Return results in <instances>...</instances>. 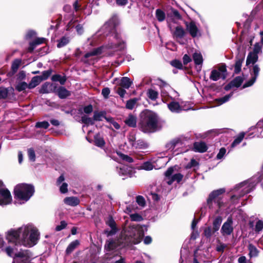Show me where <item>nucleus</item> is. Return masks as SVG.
Here are the masks:
<instances>
[{
  "instance_id": "1",
  "label": "nucleus",
  "mask_w": 263,
  "mask_h": 263,
  "mask_svg": "<svg viewBox=\"0 0 263 263\" xmlns=\"http://www.w3.org/2000/svg\"><path fill=\"white\" fill-rule=\"evenodd\" d=\"M225 191L224 189L213 191L210 193L207 199L209 208L214 211L216 213H221L226 207V203L221 196Z\"/></svg>"
},
{
  "instance_id": "2",
  "label": "nucleus",
  "mask_w": 263,
  "mask_h": 263,
  "mask_svg": "<svg viewBox=\"0 0 263 263\" xmlns=\"http://www.w3.org/2000/svg\"><path fill=\"white\" fill-rule=\"evenodd\" d=\"M140 128L144 133L155 132L158 126V118L156 113L149 110L143 111L141 115Z\"/></svg>"
},
{
  "instance_id": "3",
  "label": "nucleus",
  "mask_w": 263,
  "mask_h": 263,
  "mask_svg": "<svg viewBox=\"0 0 263 263\" xmlns=\"http://www.w3.org/2000/svg\"><path fill=\"white\" fill-rule=\"evenodd\" d=\"M144 231H121L118 238L119 242L124 246L137 245L143 239Z\"/></svg>"
},
{
  "instance_id": "4",
  "label": "nucleus",
  "mask_w": 263,
  "mask_h": 263,
  "mask_svg": "<svg viewBox=\"0 0 263 263\" xmlns=\"http://www.w3.org/2000/svg\"><path fill=\"white\" fill-rule=\"evenodd\" d=\"M14 193L15 198L27 201L33 196L34 187L31 184L21 183L15 186Z\"/></svg>"
},
{
  "instance_id": "5",
  "label": "nucleus",
  "mask_w": 263,
  "mask_h": 263,
  "mask_svg": "<svg viewBox=\"0 0 263 263\" xmlns=\"http://www.w3.org/2000/svg\"><path fill=\"white\" fill-rule=\"evenodd\" d=\"M258 181V178H253L237 184L235 190L240 193L239 197L249 193L255 187Z\"/></svg>"
},
{
  "instance_id": "6",
  "label": "nucleus",
  "mask_w": 263,
  "mask_h": 263,
  "mask_svg": "<svg viewBox=\"0 0 263 263\" xmlns=\"http://www.w3.org/2000/svg\"><path fill=\"white\" fill-rule=\"evenodd\" d=\"M12 197L9 191L7 189H0V205H4L10 203Z\"/></svg>"
},
{
  "instance_id": "7",
  "label": "nucleus",
  "mask_w": 263,
  "mask_h": 263,
  "mask_svg": "<svg viewBox=\"0 0 263 263\" xmlns=\"http://www.w3.org/2000/svg\"><path fill=\"white\" fill-rule=\"evenodd\" d=\"M226 72V67L225 66H220L218 69H214L212 71L210 76V79L216 81L220 78H224V73Z\"/></svg>"
},
{
  "instance_id": "8",
  "label": "nucleus",
  "mask_w": 263,
  "mask_h": 263,
  "mask_svg": "<svg viewBox=\"0 0 263 263\" xmlns=\"http://www.w3.org/2000/svg\"><path fill=\"white\" fill-rule=\"evenodd\" d=\"M260 68L257 65H255L253 67L251 74L252 76L251 79L245 83L243 85V88H246L252 86L256 81V80L259 74Z\"/></svg>"
},
{
  "instance_id": "9",
  "label": "nucleus",
  "mask_w": 263,
  "mask_h": 263,
  "mask_svg": "<svg viewBox=\"0 0 263 263\" xmlns=\"http://www.w3.org/2000/svg\"><path fill=\"white\" fill-rule=\"evenodd\" d=\"M104 49V47H100L98 48H96L93 50L92 51H90L87 52L85 54L84 58L85 59H87V60H84L85 62H87L89 64H93V62L91 61H89V60H91L93 59V57L98 55L100 54L102 52V50Z\"/></svg>"
},
{
  "instance_id": "10",
  "label": "nucleus",
  "mask_w": 263,
  "mask_h": 263,
  "mask_svg": "<svg viewBox=\"0 0 263 263\" xmlns=\"http://www.w3.org/2000/svg\"><path fill=\"white\" fill-rule=\"evenodd\" d=\"M115 29V25L112 21H109L106 23L99 31L100 34H104L107 35L108 34L112 32Z\"/></svg>"
},
{
  "instance_id": "11",
  "label": "nucleus",
  "mask_w": 263,
  "mask_h": 263,
  "mask_svg": "<svg viewBox=\"0 0 263 263\" xmlns=\"http://www.w3.org/2000/svg\"><path fill=\"white\" fill-rule=\"evenodd\" d=\"M186 30L192 37H195L200 35L199 30L194 22H191L190 23H186Z\"/></svg>"
},
{
  "instance_id": "12",
  "label": "nucleus",
  "mask_w": 263,
  "mask_h": 263,
  "mask_svg": "<svg viewBox=\"0 0 263 263\" xmlns=\"http://www.w3.org/2000/svg\"><path fill=\"white\" fill-rule=\"evenodd\" d=\"M40 238V233L39 231H31L28 240V245L29 247H32L35 245Z\"/></svg>"
},
{
  "instance_id": "13",
  "label": "nucleus",
  "mask_w": 263,
  "mask_h": 263,
  "mask_svg": "<svg viewBox=\"0 0 263 263\" xmlns=\"http://www.w3.org/2000/svg\"><path fill=\"white\" fill-rule=\"evenodd\" d=\"M194 149L195 152L203 153L208 149V146L203 142H197L194 144Z\"/></svg>"
},
{
  "instance_id": "14",
  "label": "nucleus",
  "mask_w": 263,
  "mask_h": 263,
  "mask_svg": "<svg viewBox=\"0 0 263 263\" xmlns=\"http://www.w3.org/2000/svg\"><path fill=\"white\" fill-rule=\"evenodd\" d=\"M132 168L126 165H122L119 167L118 173L122 176H131Z\"/></svg>"
},
{
  "instance_id": "15",
  "label": "nucleus",
  "mask_w": 263,
  "mask_h": 263,
  "mask_svg": "<svg viewBox=\"0 0 263 263\" xmlns=\"http://www.w3.org/2000/svg\"><path fill=\"white\" fill-rule=\"evenodd\" d=\"M55 87L53 86L52 84L45 83L44 84L40 90V93H47L55 91Z\"/></svg>"
},
{
  "instance_id": "16",
  "label": "nucleus",
  "mask_w": 263,
  "mask_h": 263,
  "mask_svg": "<svg viewBox=\"0 0 263 263\" xmlns=\"http://www.w3.org/2000/svg\"><path fill=\"white\" fill-rule=\"evenodd\" d=\"M64 203L70 206H76L80 203L79 199L76 197H68L64 199Z\"/></svg>"
},
{
  "instance_id": "17",
  "label": "nucleus",
  "mask_w": 263,
  "mask_h": 263,
  "mask_svg": "<svg viewBox=\"0 0 263 263\" xmlns=\"http://www.w3.org/2000/svg\"><path fill=\"white\" fill-rule=\"evenodd\" d=\"M169 109L173 112H179L181 110V107L178 102L172 101L167 104Z\"/></svg>"
},
{
  "instance_id": "18",
  "label": "nucleus",
  "mask_w": 263,
  "mask_h": 263,
  "mask_svg": "<svg viewBox=\"0 0 263 263\" xmlns=\"http://www.w3.org/2000/svg\"><path fill=\"white\" fill-rule=\"evenodd\" d=\"M59 97L61 99H64L70 95V92L63 87H60L56 91Z\"/></svg>"
},
{
  "instance_id": "19",
  "label": "nucleus",
  "mask_w": 263,
  "mask_h": 263,
  "mask_svg": "<svg viewBox=\"0 0 263 263\" xmlns=\"http://www.w3.org/2000/svg\"><path fill=\"white\" fill-rule=\"evenodd\" d=\"M248 250L249 251V255L250 258L257 257L259 253V251L256 247L252 243H250L248 246Z\"/></svg>"
},
{
  "instance_id": "20",
  "label": "nucleus",
  "mask_w": 263,
  "mask_h": 263,
  "mask_svg": "<svg viewBox=\"0 0 263 263\" xmlns=\"http://www.w3.org/2000/svg\"><path fill=\"white\" fill-rule=\"evenodd\" d=\"M42 78L40 76H35L33 77L29 84V88L32 89L35 87L36 86L42 82Z\"/></svg>"
},
{
  "instance_id": "21",
  "label": "nucleus",
  "mask_w": 263,
  "mask_h": 263,
  "mask_svg": "<svg viewBox=\"0 0 263 263\" xmlns=\"http://www.w3.org/2000/svg\"><path fill=\"white\" fill-rule=\"evenodd\" d=\"M79 244L80 243L78 240L72 241L66 248V254L69 255L71 254Z\"/></svg>"
},
{
  "instance_id": "22",
  "label": "nucleus",
  "mask_w": 263,
  "mask_h": 263,
  "mask_svg": "<svg viewBox=\"0 0 263 263\" xmlns=\"http://www.w3.org/2000/svg\"><path fill=\"white\" fill-rule=\"evenodd\" d=\"M125 123L130 127H135L136 126L137 118L133 115H129L125 121Z\"/></svg>"
},
{
  "instance_id": "23",
  "label": "nucleus",
  "mask_w": 263,
  "mask_h": 263,
  "mask_svg": "<svg viewBox=\"0 0 263 263\" xmlns=\"http://www.w3.org/2000/svg\"><path fill=\"white\" fill-rule=\"evenodd\" d=\"M184 34V30L180 26H177L173 33L174 37L177 39L182 38Z\"/></svg>"
},
{
  "instance_id": "24",
  "label": "nucleus",
  "mask_w": 263,
  "mask_h": 263,
  "mask_svg": "<svg viewBox=\"0 0 263 263\" xmlns=\"http://www.w3.org/2000/svg\"><path fill=\"white\" fill-rule=\"evenodd\" d=\"M258 60V55L255 53L250 52L247 57L246 64L249 65L250 64H254Z\"/></svg>"
},
{
  "instance_id": "25",
  "label": "nucleus",
  "mask_w": 263,
  "mask_h": 263,
  "mask_svg": "<svg viewBox=\"0 0 263 263\" xmlns=\"http://www.w3.org/2000/svg\"><path fill=\"white\" fill-rule=\"evenodd\" d=\"M132 84V81L127 77H122L121 79L120 86L125 89H128Z\"/></svg>"
},
{
  "instance_id": "26",
  "label": "nucleus",
  "mask_w": 263,
  "mask_h": 263,
  "mask_svg": "<svg viewBox=\"0 0 263 263\" xmlns=\"http://www.w3.org/2000/svg\"><path fill=\"white\" fill-rule=\"evenodd\" d=\"M257 132L254 136V137L256 136L258 138H260L262 137L261 133L263 132V120L259 121L255 128Z\"/></svg>"
},
{
  "instance_id": "27",
  "label": "nucleus",
  "mask_w": 263,
  "mask_h": 263,
  "mask_svg": "<svg viewBox=\"0 0 263 263\" xmlns=\"http://www.w3.org/2000/svg\"><path fill=\"white\" fill-rule=\"evenodd\" d=\"M193 59L196 65H201L202 64L203 58L200 52H195L193 55Z\"/></svg>"
},
{
  "instance_id": "28",
  "label": "nucleus",
  "mask_w": 263,
  "mask_h": 263,
  "mask_svg": "<svg viewBox=\"0 0 263 263\" xmlns=\"http://www.w3.org/2000/svg\"><path fill=\"white\" fill-rule=\"evenodd\" d=\"M94 141L96 145L99 147H102L105 144L103 138L99 134L95 136Z\"/></svg>"
},
{
  "instance_id": "29",
  "label": "nucleus",
  "mask_w": 263,
  "mask_h": 263,
  "mask_svg": "<svg viewBox=\"0 0 263 263\" xmlns=\"http://www.w3.org/2000/svg\"><path fill=\"white\" fill-rule=\"evenodd\" d=\"M233 221L231 218L229 217L227 220L222 225L221 230H233Z\"/></svg>"
},
{
  "instance_id": "30",
  "label": "nucleus",
  "mask_w": 263,
  "mask_h": 263,
  "mask_svg": "<svg viewBox=\"0 0 263 263\" xmlns=\"http://www.w3.org/2000/svg\"><path fill=\"white\" fill-rule=\"evenodd\" d=\"M183 178V175L180 173L175 174L173 176H172L170 180L167 181V183L171 185L174 181H177V182H179Z\"/></svg>"
},
{
  "instance_id": "31",
  "label": "nucleus",
  "mask_w": 263,
  "mask_h": 263,
  "mask_svg": "<svg viewBox=\"0 0 263 263\" xmlns=\"http://www.w3.org/2000/svg\"><path fill=\"white\" fill-rule=\"evenodd\" d=\"M15 256L17 258H22L21 262L22 263H26L29 259V256L24 253V252H19L15 254Z\"/></svg>"
},
{
  "instance_id": "32",
  "label": "nucleus",
  "mask_w": 263,
  "mask_h": 263,
  "mask_svg": "<svg viewBox=\"0 0 263 263\" xmlns=\"http://www.w3.org/2000/svg\"><path fill=\"white\" fill-rule=\"evenodd\" d=\"M221 216H217L213 222V230H218L222 222Z\"/></svg>"
},
{
  "instance_id": "33",
  "label": "nucleus",
  "mask_w": 263,
  "mask_h": 263,
  "mask_svg": "<svg viewBox=\"0 0 263 263\" xmlns=\"http://www.w3.org/2000/svg\"><path fill=\"white\" fill-rule=\"evenodd\" d=\"M245 135V133L241 132L240 133L238 136L236 138V139L234 140V141L233 142V143L231 144V146L232 147H234L239 144L243 140L244 137Z\"/></svg>"
},
{
  "instance_id": "34",
  "label": "nucleus",
  "mask_w": 263,
  "mask_h": 263,
  "mask_svg": "<svg viewBox=\"0 0 263 263\" xmlns=\"http://www.w3.org/2000/svg\"><path fill=\"white\" fill-rule=\"evenodd\" d=\"M147 144L142 140H137L136 143H133V146L136 149H145L147 147Z\"/></svg>"
},
{
  "instance_id": "35",
  "label": "nucleus",
  "mask_w": 263,
  "mask_h": 263,
  "mask_svg": "<svg viewBox=\"0 0 263 263\" xmlns=\"http://www.w3.org/2000/svg\"><path fill=\"white\" fill-rule=\"evenodd\" d=\"M138 99L137 98H133L127 101L126 104V108L128 109H133L136 105Z\"/></svg>"
},
{
  "instance_id": "36",
  "label": "nucleus",
  "mask_w": 263,
  "mask_h": 263,
  "mask_svg": "<svg viewBox=\"0 0 263 263\" xmlns=\"http://www.w3.org/2000/svg\"><path fill=\"white\" fill-rule=\"evenodd\" d=\"M115 37H116V40H117V42H118V45H117V44H111L108 46V48H119L120 49H123L124 48V43L120 42V40L119 39V37L117 36V35L115 34Z\"/></svg>"
},
{
  "instance_id": "37",
  "label": "nucleus",
  "mask_w": 263,
  "mask_h": 263,
  "mask_svg": "<svg viewBox=\"0 0 263 263\" xmlns=\"http://www.w3.org/2000/svg\"><path fill=\"white\" fill-rule=\"evenodd\" d=\"M243 58L238 59L235 63L234 67V72L235 73H238L241 71L242 63Z\"/></svg>"
},
{
  "instance_id": "38",
  "label": "nucleus",
  "mask_w": 263,
  "mask_h": 263,
  "mask_svg": "<svg viewBox=\"0 0 263 263\" xmlns=\"http://www.w3.org/2000/svg\"><path fill=\"white\" fill-rule=\"evenodd\" d=\"M51 80L53 81H59L61 84L63 85L66 81V79L59 74H54L52 76Z\"/></svg>"
},
{
  "instance_id": "39",
  "label": "nucleus",
  "mask_w": 263,
  "mask_h": 263,
  "mask_svg": "<svg viewBox=\"0 0 263 263\" xmlns=\"http://www.w3.org/2000/svg\"><path fill=\"white\" fill-rule=\"evenodd\" d=\"M69 40L68 37L64 36L58 41L57 46L59 48L63 47L69 43Z\"/></svg>"
},
{
  "instance_id": "40",
  "label": "nucleus",
  "mask_w": 263,
  "mask_h": 263,
  "mask_svg": "<svg viewBox=\"0 0 263 263\" xmlns=\"http://www.w3.org/2000/svg\"><path fill=\"white\" fill-rule=\"evenodd\" d=\"M27 88H29V84L24 82L18 83L16 86V89L18 91H22L23 90H24Z\"/></svg>"
},
{
  "instance_id": "41",
  "label": "nucleus",
  "mask_w": 263,
  "mask_h": 263,
  "mask_svg": "<svg viewBox=\"0 0 263 263\" xmlns=\"http://www.w3.org/2000/svg\"><path fill=\"white\" fill-rule=\"evenodd\" d=\"M21 231H8V237H11L14 240H17L20 237V232Z\"/></svg>"
},
{
  "instance_id": "42",
  "label": "nucleus",
  "mask_w": 263,
  "mask_h": 263,
  "mask_svg": "<svg viewBox=\"0 0 263 263\" xmlns=\"http://www.w3.org/2000/svg\"><path fill=\"white\" fill-rule=\"evenodd\" d=\"M147 95L149 99L152 100H155L157 98L158 93L157 91L151 89L148 90Z\"/></svg>"
},
{
  "instance_id": "43",
  "label": "nucleus",
  "mask_w": 263,
  "mask_h": 263,
  "mask_svg": "<svg viewBox=\"0 0 263 263\" xmlns=\"http://www.w3.org/2000/svg\"><path fill=\"white\" fill-rule=\"evenodd\" d=\"M156 17L158 20L162 22L164 20L165 17V13L163 11L160 9H157L156 12Z\"/></svg>"
},
{
  "instance_id": "44",
  "label": "nucleus",
  "mask_w": 263,
  "mask_h": 263,
  "mask_svg": "<svg viewBox=\"0 0 263 263\" xmlns=\"http://www.w3.org/2000/svg\"><path fill=\"white\" fill-rule=\"evenodd\" d=\"M21 63V61L18 59H16L13 61L11 66V68L13 73L16 72Z\"/></svg>"
},
{
  "instance_id": "45",
  "label": "nucleus",
  "mask_w": 263,
  "mask_h": 263,
  "mask_svg": "<svg viewBox=\"0 0 263 263\" xmlns=\"http://www.w3.org/2000/svg\"><path fill=\"white\" fill-rule=\"evenodd\" d=\"M140 168L143 170L146 171H150L153 168V165L151 162L146 161L143 163L141 166Z\"/></svg>"
},
{
  "instance_id": "46",
  "label": "nucleus",
  "mask_w": 263,
  "mask_h": 263,
  "mask_svg": "<svg viewBox=\"0 0 263 263\" xmlns=\"http://www.w3.org/2000/svg\"><path fill=\"white\" fill-rule=\"evenodd\" d=\"M232 93H230L229 95H226L224 97L219 98L216 100V101L218 102V105H221L222 104L227 102L232 97Z\"/></svg>"
},
{
  "instance_id": "47",
  "label": "nucleus",
  "mask_w": 263,
  "mask_h": 263,
  "mask_svg": "<svg viewBox=\"0 0 263 263\" xmlns=\"http://www.w3.org/2000/svg\"><path fill=\"white\" fill-rule=\"evenodd\" d=\"M243 82V78L241 77H236L232 82V85L238 87Z\"/></svg>"
},
{
  "instance_id": "48",
  "label": "nucleus",
  "mask_w": 263,
  "mask_h": 263,
  "mask_svg": "<svg viewBox=\"0 0 263 263\" xmlns=\"http://www.w3.org/2000/svg\"><path fill=\"white\" fill-rule=\"evenodd\" d=\"M17 230H36L35 228L32 224L29 223L20 228Z\"/></svg>"
},
{
  "instance_id": "49",
  "label": "nucleus",
  "mask_w": 263,
  "mask_h": 263,
  "mask_svg": "<svg viewBox=\"0 0 263 263\" xmlns=\"http://www.w3.org/2000/svg\"><path fill=\"white\" fill-rule=\"evenodd\" d=\"M49 126V124L47 121L39 122L36 123L35 126L37 128H47Z\"/></svg>"
},
{
  "instance_id": "50",
  "label": "nucleus",
  "mask_w": 263,
  "mask_h": 263,
  "mask_svg": "<svg viewBox=\"0 0 263 263\" xmlns=\"http://www.w3.org/2000/svg\"><path fill=\"white\" fill-rule=\"evenodd\" d=\"M130 219L132 221H141L143 218L139 214L135 213L130 215Z\"/></svg>"
},
{
  "instance_id": "51",
  "label": "nucleus",
  "mask_w": 263,
  "mask_h": 263,
  "mask_svg": "<svg viewBox=\"0 0 263 263\" xmlns=\"http://www.w3.org/2000/svg\"><path fill=\"white\" fill-rule=\"evenodd\" d=\"M179 140H173L170 142L168 143L166 146L168 149H173L176 146V145L179 143Z\"/></svg>"
},
{
  "instance_id": "52",
  "label": "nucleus",
  "mask_w": 263,
  "mask_h": 263,
  "mask_svg": "<svg viewBox=\"0 0 263 263\" xmlns=\"http://www.w3.org/2000/svg\"><path fill=\"white\" fill-rule=\"evenodd\" d=\"M82 121L83 123L86 124H93V120L87 117L86 116L84 115L82 117Z\"/></svg>"
},
{
  "instance_id": "53",
  "label": "nucleus",
  "mask_w": 263,
  "mask_h": 263,
  "mask_svg": "<svg viewBox=\"0 0 263 263\" xmlns=\"http://www.w3.org/2000/svg\"><path fill=\"white\" fill-rule=\"evenodd\" d=\"M8 94V90L5 88H0V98L5 99L7 98Z\"/></svg>"
},
{
  "instance_id": "54",
  "label": "nucleus",
  "mask_w": 263,
  "mask_h": 263,
  "mask_svg": "<svg viewBox=\"0 0 263 263\" xmlns=\"http://www.w3.org/2000/svg\"><path fill=\"white\" fill-rule=\"evenodd\" d=\"M28 154L29 159L32 161H34L35 159V155L34 150L32 148L28 149Z\"/></svg>"
},
{
  "instance_id": "55",
  "label": "nucleus",
  "mask_w": 263,
  "mask_h": 263,
  "mask_svg": "<svg viewBox=\"0 0 263 263\" xmlns=\"http://www.w3.org/2000/svg\"><path fill=\"white\" fill-rule=\"evenodd\" d=\"M137 203L141 206H144L145 204L144 198L141 196H138L136 198Z\"/></svg>"
},
{
  "instance_id": "56",
  "label": "nucleus",
  "mask_w": 263,
  "mask_h": 263,
  "mask_svg": "<svg viewBox=\"0 0 263 263\" xmlns=\"http://www.w3.org/2000/svg\"><path fill=\"white\" fill-rule=\"evenodd\" d=\"M106 223L110 227L111 230H116V223L112 218H109Z\"/></svg>"
},
{
  "instance_id": "57",
  "label": "nucleus",
  "mask_w": 263,
  "mask_h": 263,
  "mask_svg": "<svg viewBox=\"0 0 263 263\" xmlns=\"http://www.w3.org/2000/svg\"><path fill=\"white\" fill-rule=\"evenodd\" d=\"M116 92L120 96V97L123 98H124L126 91L121 86L117 88Z\"/></svg>"
},
{
  "instance_id": "58",
  "label": "nucleus",
  "mask_w": 263,
  "mask_h": 263,
  "mask_svg": "<svg viewBox=\"0 0 263 263\" xmlns=\"http://www.w3.org/2000/svg\"><path fill=\"white\" fill-rule=\"evenodd\" d=\"M51 72L50 70L44 71L42 73V76H39L42 78V81L46 80L51 74Z\"/></svg>"
},
{
  "instance_id": "59",
  "label": "nucleus",
  "mask_w": 263,
  "mask_h": 263,
  "mask_svg": "<svg viewBox=\"0 0 263 263\" xmlns=\"http://www.w3.org/2000/svg\"><path fill=\"white\" fill-rule=\"evenodd\" d=\"M60 190L61 193L64 194L68 191V185L66 183H63L60 187Z\"/></svg>"
},
{
  "instance_id": "60",
  "label": "nucleus",
  "mask_w": 263,
  "mask_h": 263,
  "mask_svg": "<svg viewBox=\"0 0 263 263\" xmlns=\"http://www.w3.org/2000/svg\"><path fill=\"white\" fill-rule=\"evenodd\" d=\"M261 51V47L259 43H256L254 45L253 53H255L256 54Z\"/></svg>"
},
{
  "instance_id": "61",
  "label": "nucleus",
  "mask_w": 263,
  "mask_h": 263,
  "mask_svg": "<svg viewBox=\"0 0 263 263\" xmlns=\"http://www.w3.org/2000/svg\"><path fill=\"white\" fill-rule=\"evenodd\" d=\"M171 64L174 67H176L179 69H181L182 67V63L179 61H178V60L173 61L171 62Z\"/></svg>"
},
{
  "instance_id": "62",
  "label": "nucleus",
  "mask_w": 263,
  "mask_h": 263,
  "mask_svg": "<svg viewBox=\"0 0 263 263\" xmlns=\"http://www.w3.org/2000/svg\"><path fill=\"white\" fill-rule=\"evenodd\" d=\"M67 223L65 221H62L60 225L56 227L55 230H62L66 228Z\"/></svg>"
},
{
  "instance_id": "63",
  "label": "nucleus",
  "mask_w": 263,
  "mask_h": 263,
  "mask_svg": "<svg viewBox=\"0 0 263 263\" xmlns=\"http://www.w3.org/2000/svg\"><path fill=\"white\" fill-rule=\"evenodd\" d=\"M226 153V150L224 148H220L219 153H218L217 155V158L218 159H220L223 158L224 155H225Z\"/></svg>"
},
{
  "instance_id": "64",
  "label": "nucleus",
  "mask_w": 263,
  "mask_h": 263,
  "mask_svg": "<svg viewBox=\"0 0 263 263\" xmlns=\"http://www.w3.org/2000/svg\"><path fill=\"white\" fill-rule=\"evenodd\" d=\"M256 230H262L263 229V221L261 220H258L256 223Z\"/></svg>"
}]
</instances>
